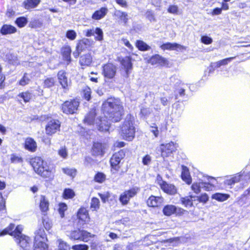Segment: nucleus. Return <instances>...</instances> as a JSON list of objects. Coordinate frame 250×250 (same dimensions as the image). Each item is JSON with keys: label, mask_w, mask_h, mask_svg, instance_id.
I'll list each match as a JSON object with an SVG mask.
<instances>
[{"label": "nucleus", "mask_w": 250, "mask_h": 250, "mask_svg": "<svg viewBox=\"0 0 250 250\" xmlns=\"http://www.w3.org/2000/svg\"><path fill=\"white\" fill-rule=\"evenodd\" d=\"M101 111L103 117H100L97 123L98 130L108 131L111 123H118L124 115V108L120 100L114 97H110L102 103Z\"/></svg>", "instance_id": "obj_1"}, {"label": "nucleus", "mask_w": 250, "mask_h": 250, "mask_svg": "<svg viewBox=\"0 0 250 250\" xmlns=\"http://www.w3.org/2000/svg\"><path fill=\"white\" fill-rule=\"evenodd\" d=\"M28 163L34 171L45 181L51 182L54 180L55 167L48 164L42 157H31L28 160Z\"/></svg>", "instance_id": "obj_2"}, {"label": "nucleus", "mask_w": 250, "mask_h": 250, "mask_svg": "<svg viewBox=\"0 0 250 250\" xmlns=\"http://www.w3.org/2000/svg\"><path fill=\"white\" fill-rule=\"evenodd\" d=\"M135 120V117L130 113L126 115L119 129V134L122 139L127 141L134 139L136 133Z\"/></svg>", "instance_id": "obj_3"}, {"label": "nucleus", "mask_w": 250, "mask_h": 250, "mask_svg": "<svg viewBox=\"0 0 250 250\" xmlns=\"http://www.w3.org/2000/svg\"><path fill=\"white\" fill-rule=\"evenodd\" d=\"M68 236L69 239L73 241L88 242L91 238H94L95 235L86 230L77 228L70 230Z\"/></svg>", "instance_id": "obj_4"}, {"label": "nucleus", "mask_w": 250, "mask_h": 250, "mask_svg": "<svg viewBox=\"0 0 250 250\" xmlns=\"http://www.w3.org/2000/svg\"><path fill=\"white\" fill-rule=\"evenodd\" d=\"M42 117L44 121H48L45 126V133L47 136H52L60 131L61 122L59 119L52 118L48 115H44Z\"/></svg>", "instance_id": "obj_5"}, {"label": "nucleus", "mask_w": 250, "mask_h": 250, "mask_svg": "<svg viewBox=\"0 0 250 250\" xmlns=\"http://www.w3.org/2000/svg\"><path fill=\"white\" fill-rule=\"evenodd\" d=\"M126 152V149H121L114 153L110 157L109 160L110 170L113 173H116L120 169L121 162L125 157Z\"/></svg>", "instance_id": "obj_6"}, {"label": "nucleus", "mask_w": 250, "mask_h": 250, "mask_svg": "<svg viewBox=\"0 0 250 250\" xmlns=\"http://www.w3.org/2000/svg\"><path fill=\"white\" fill-rule=\"evenodd\" d=\"M76 221V224L80 226L87 225L91 222L89 210L86 207L81 206L76 213V219L73 221V224Z\"/></svg>", "instance_id": "obj_7"}, {"label": "nucleus", "mask_w": 250, "mask_h": 250, "mask_svg": "<svg viewBox=\"0 0 250 250\" xmlns=\"http://www.w3.org/2000/svg\"><path fill=\"white\" fill-rule=\"evenodd\" d=\"M80 105V102L76 98L64 101L61 106V111L66 115H72L77 113Z\"/></svg>", "instance_id": "obj_8"}, {"label": "nucleus", "mask_w": 250, "mask_h": 250, "mask_svg": "<svg viewBox=\"0 0 250 250\" xmlns=\"http://www.w3.org/2000/svg\"><path fill=\"white\" fill-rule=\"evenodd\" d=\"M140 188L133 186L124 190L119 196V200L122 206L128 205L131 199L136 197L140 191Z\"/></svg>", "instance_id": "obj_9"}, {"label": "nucleus", "mask_w": 250, "mask_h": 250, "mask_svg": "<svg viewBox=\"0 0 250 250\" xmlns=\"http://www.w3.org/2000/svg\"><path fill=\"white\" fill-rule=\"evenodd\" d=\"M117 60L120 62L121 67L124 69L125 77H128L133 67L132 62L133 60L131 56L128 55L124 57H118Z\"/></svg>", "instance_id": "obj_10"}, {"label": "nucleus", "mask_w": 250, "mask_h": 250, "mask_svg": "<svg viewBox=\"0 0 250 250\" xmlns=\"http://www.w3.org/2000/svg\"><path fill=\"white\" fill-rule=\"evenodd\" d=\"M108 146L106 143L102 141H93L91 148V153L95 157H103Z\"/></svg>", "instance_id": "obj_11"}, {"label": "nucleus", "mask_w": 250, "mask_h": 250, "mask_svg": "<svg viewBox=\"0 0 250 250\" xmlns=\"http://www.w3.org/2000/svg\"><path fill=\"white\" fill-rule=\"evenodd\" d=\"M117 73V66L112 62H108L102 66V74L104 78L111 80L115 78Z\"/></svg>", "instance_id": "obj_12"}, {"label": "nucleus", "mask_w": 250, "mask_h": 250, "mask_svg": "<svg viewBox=\"0 0 250 250\" xmlns=\"http://www.w3.org/2000/svg\"><path fill=\"white\" fill-rule=\"evenodd\" d=\"M157 183L159 185L163 191L168 195H174L177 192V189L174 185L168 184L166 181L163 180L161 176L157 178Z\"/></svg>", "instance_id": "obj_13"}, {"label": "nucleus", "mask_w": 250, "mask_h": 250, "mask_svg": "<svg viewBox=\"0 0 250 250\" xmlns=\"http://www.w3.org/2000/svg\"><path fill=\"white\" fill-rule=\"evenodd\" d=\"M90 42L88 39L83 38L78 41L76 45L75 50L73 52V56L77 59L79 57L81 53L90 47Z\"/></svg>", "instance_id": "obj_14"}, {"label": "nucleus", "mask_w": 250, "mask_h": 250, "mask_svg": "<svg viewBox=\"0 0 250 250\" xmlns=\"http://www.w3.org/2000/svg\"><path fill=\"white\" fill-rule=\"evenodd\" d=\"M172 142L167 144H162L160 146L161 155L163 158L168 157L176 150V147Z\"/></svg>", "instance_id": "obj_15"}, {"label": "nucleus", "mask_w": 250, "mask_h": 250, "mask_svg": "<svg viewBox=\"0 0 250 250\" xmlns=\"http://www.w3.org/2000/svg\"><path fill=\"white\" fill-rule=\"evenodd\" d=\"M148 63L151 65H158L161 66L168 67L169 61L162 56L156 54L151 56L148 60Z\"/></svg>", "instance_id": "obj_16"}, {"label": "nucleus", "mask_w": 250, "mask_h": 250, "mask_svg": "<svg viewBox=\"0 0 250 250\" xmlns=\"http://www.w3.org/2000/svg\"><path fill=\"white\" fill-rule=\"evenodd\" d=\"M164 202V199L161 196L151 195L147 199L146 203L147 206L150 208H158L163 205Z\"/></svg>", "instance_id": "obj_17"}, {"label": "nucleus", "mask_w": 250, "mask_h": 250, "mask_svg": "<svg viewBox=\"0 0 250 250\" xmlns=\"http://www.w3.org/2000/svg\"><path fill=\"white\" fill-rule=\"evenodd\" d=\"M15 238L18 245L23 249L26 250L30 247L31 244V239L28 236L22 235L21 231L19 236L16 237Z\"/></svg>", "instance_id": "obj_18"}, {"label": "nucleus", "mask_w": 250, "mask_h": 250, "mask_svg": "<svg viewBox=\"0 0 250 250\" xmlns=\"http://www.w3.org/2000/svg\"><path fill=\"white\" fill-rule=\"evenodd\" d=\"M79 56V62L83 68L91 65L93 62V57L91 53H87Z\"/></svg>", "instance_id": "obj_19"}, {"label": "nucleus", "mask_w": 250, "mask_h": 250, "mask_svg": "<svg viewBox=\"0 0 250 250\" xmlns=\"http://www.w3.org/2000/svg\"><path fill=\"white\" fill-rule=\"evenodd\" d=\"M71 48L69 45H64L61 48V54L62 60L67 64H70L72 61L71 57Z\"/></svg>", "instance_id": "obj_20"}, {"label": "nucleus", "mask_w": 250, "mask_h": 250, "mask_svg": "<svg viewBox=\"0 0 250 250\" xmlns=\"http://www.w3.org/2000/svg\"><path fill=\"white\" fill-rule=\"evenodd\" d=\"M25 149L31 152H35L37 149V144L36 141L32 137H28L25 139L23 143Z\"/></svg>", "instance_id": "obj_21"}, {"label": "nucleus", "mask_w": 250, "mask_h": 250, "mask_svg": "<svg viewBox=\"0 0 250 250\" xmlns=\"http://www.w3.org/2000/svg\"><path fill=\"white\" fill-rule=\"evenodd\" d=\"M66 75L67 73L64 70H59L57 74L59 83L64 89L68 88V82Z\"/></svg>", "instance_id": "obj_22"}, {"label": "nucleus", "mask_w": 250, "mask_h": 250, "mask_svg": "<svg viewBox=\"0 0 250 250\" xmlns=\"http://www.w3.org/2000/svg\"><path fill=\"white\" fill-rule=\"evenodd\" d=\"M49 202L47 198L43 195H41L39 202V208L43 215H46L49 210Z\"/></svg>", "instance_id": "obj_23"}, {"label": "nucleus", "mask_w": 250, "mask_h": 250, "mask_svg": "<svg viewBox=\"0 0 250 250\" xmlns=\"http://www.w3.org/2000/svg\"><path fill=\"white\" fill-rule=\"evenodd\" d=\"M160 48L163 50H183L186 49V47L180 44H178L176 42L171 43L169 42H167L164 43H163L160 45Z\"/></svg>", "instance_id": "obj_24"}, {"label": "nucleus", "mask_w": 250, "mask_h": 250, "mask_svg": "<svg viewBox=\"0 0 250 250\" xmlns=\"http://www.w3.org/2000/svg\"><path fill=\"white\" fill-rule=\"evenodd\" d=\"M17 32V28L10 24H3L0 28V33L3 36L14 34Z\"/></svg>", "instance_id": "obj_25"}, {"label": "nucleus", "mask_w": 250, "mask_h": 250, "mask_svg": "<svg viewBox=\"0 0 250 250\" xmlns=\"http://www.w3.org/2000/svg\"><path fill=\"white\" fill-rule=\"evenodd\" d=\"M108 11V10L106 7H101L94 11L91 16V18L96 21L100 20L107 15Z\"/></svg>", "instance_id": "obj_26"}, {"label": "nucleus", "mask_w": 250, "mask_h": 250, "mask_svg": "<svg viewBox=\"0 0 250 250\" xmlns=\"http://www.w3.org/2000/svg\"><path fill=\"white\" fill-rule=\"evenodd\" d=\"M18 97L20 98L19 100L20 102L22 101L24 103H27L30 102L33 98V94L29 90L21 92L18 95Z\"/></svg>", "instance_id": "obj_27"}, {"label": "nucleus", "mask_w": 250, "mask_h": 250, "mask_svg": "<svg viewBox=\"0 0 250 250\" xmlns=\"http://www.w3.org/2000/svg\"><path fill=\"white\" fill-rule=\"evenodd\" d=\"M196 196L188 195L180 198L181 203L186 207H192L193 206V201H195Z\"/></svg>", "instance_id": "obj_28"}, {"label": "nucleus", "mask_w": 250, "mask_h": 250, "mask_svg": "<svg viewBox=\"0 0 250 250\" xmlns=\"http://www.w3.org/2000/svg\"><path fill=\"white\" fill-rule=\"evenodd\" d=\"M6 228L8 231V235L13 236L14 238L19 236L21 231L19 226L15 228V225L13 223L10 224Z\"/></svg>", "instance_id": "obj_29"}, {"label": "nucleus", "mask_w": 250, "mask_h": 250, "mask_svg": "<svg viewBox=\"0 0 250 250\" xmlns=\"http://www.w3.org/2000/svg\"><path fill=\"white\" fill-rule=\"evenodd\" d=\"M114 16L117 18L119 21L123 22L125 24H126L128 18V14L126 12L121 10H116L114 13Z\"/></svg>", "instance_id": "obj_30"}, {"label": "nucleus", "mask_w": 250, "mask_h": 250, "mask_svg": "<svg viewBox=\"0 0 250 250\" xmlns=\"http://www.w3.org/2000/svg\"><path fill=\"white\" fill-rule=\"evenodd\" d=\"M181 178L188 185L192 183V178L190 175L188 169L186 167H184L181 172Z\"/></svg>", "instance_id": "obj_31"}, {"label": "nucleus", "mask_w": 250, "mask_h": 250, "mask_svg": "<svg viewBox=\"0 0 250 250\" xmlns=\"http://www.w3.org/2000/svg\"><path fill=\"white\" fill-rule=\"evenodd\" d=\"M177 207L173 205H167L163 208V214L167 216H170L175 213Z\"/></svg>", "instance_id": "obj_32"}, {"label": "nucleus", "mask_w": 250, "mask_h": 250, "mask_svg": "<svg viewBox=\"0 0 250 250\" xmlns=\"http://www.w3.org/2000/svg\"><path fill=\"white\" fill-rule=\"evenodd\" d=\"M96 114L94 111H90L85 116L83 122L87 125H92L94 124Z\"/></svg>", "instance_id": "obj_33"}, {"label": "nucleus", "mask_w": 250, "mask_h": 250, "mask_svg": "<svg viewBox=\"0 0 250 250\" xmlns=\"http://www.w3.org/2000/svg\"><path fill=\"white\" fill-rule=\"evenodd\" d=\"M40 2V0H26L23 2V6L25 9L30 10L36 7Z\"/></svg>", "instance_id": "obj_34"}, {"label": "nucleus", "mask_w": 250, "mask_h": 250, "mask_svg": "<svg viewBox=\"0 0 250 250\" xmlns=\"http://www.w3.org/2000/svg\"><path fill=\"white\" fill-rule=\"evenodd\" d=\"M34 241H43L46 239V235L43 228H39L35 232Z\"/></svg>", "instance_id": "obj_35"}, {"label": "nucleus", "mask_w": 250, "mask_h": 250, "mask_svg": "<svg viewBox=\"0 0 250 250\" xmlns=\"http://www.w3.org/2000/svg\"><path fill=\"white\" fill-rule=\"evenodd\" d=\"M136 48L140 51H146L150 49L151 47L142 40H137L135 43Z\"/></svg>", "instance_id": "obj_36"}, {"label": "nucleus", "mask_w": 250, "mask_h": 250, "mask_svg": "<svg viewBox=\"0 0 250 250\" xmlns=\"http://www.w3.org/2000/svg\"><path fill=\"white\" fill-rule=\"evenodd\" d=\"M56 84V81L53 77L46 78L43 81L42 86L44 88H51Z\"/></svg>", "instance_id": "obj_37"}, {"label": "nucleus", "mask_w": 250, "mask_h": 250, "mask_svg": "<svg viewBox=\"0 0 250 250\" xmlns=\"http://www.w3.org/2000/svg\"><path fill=\"white\" fill-rule=\"evenodd\" d=\"M230 197V195L227 193H215L212 196V198L219 202H224Z\"/></svg>", "instance_id": "obj_38"}, {"label": "nucleus", "mask_w": 250, "mask_h": 250, "mask_svg": "<svg viewBox=\"0 0 250 250\" xmlns=\"http://www.w3.org/2000/svg\"><path fill=\"white\" fill-rule=\"evenodd\" d=\"M48 245L43 241H34L33 250H47Z\"/></svg>", "instance_id": "obj_39"}, {"label": "nucleus", "mask_w": 250, "mask_h": 250, "mask_svg": "<svg viewBox=\"0 0 250 250\" xmlns=\"http://www.w3.org/2000/svg\"><path fill=\"white\" fill-rule=\"evenodd\" d=\"M75 196V192L69 188H64L62 194V197L64 199H72Z\"/></svg>", "instance_id": "obj_40"}, {"label": "nucleus", "mask_w": 250, "mask_h": 250, "mask_svg": "<svg viewBox=\"0 0 250 250\" xmlns=\"http://www.w3.org/2000/svg\"><path fill=\"white\" fill-rule=\"evenodd\" d=\"M236 57H231L222 59L213 63L214 68H218L222 65H226L231 60L235 59Z\"/></svg>", "instance_id": "obj_41"}, {"label": "nucleus", "mask_w": 250, "mask_h": 250, "mask_svg": "<svg viewBox=\"0 0 250 250\" xmlns=\"http://www.w3.org/2000/svg\"><path fill=\"white\" fill-rule=\"evenodd\" d=\"M42 224L46 230H50L52 227V220L46 215L42 217Z\"/></svg>", "instance_id": "obj_42"}, {"label": "nucleus", "mask_w": 250, "mask_h": 250, "mask_svg": "<svg viewBox=\"0 0 250 250\" xmlns=\"http://www.w3.org/2000/svg\"><path fill=\"white\" fill-rule=\"evenodd\" d=\"M27 19L24 16L18 17L15 21V24L19 28L24 27L27 24Z\"/></svg>", "instance_id": "obj_43"}, {"label": "nucleus", "mask_w": 250, "mask_h": 250, "mask_svg": "<svg viewBox=\"0 0 250 250\" xmlns=\"http://www.w3.org/2000/svg\"><path fill=\"white\" fill-rule=\"evenodd\" d=\"M106 180V175L103 172H97L94 176V181L98 183H103Z\"/></svg>", "instance_id": "obj_44"}, {"label": "nucleus", "mask_w": 250, "mask_h": 250, "mask_svg": "<svg viewBox=\"0 0 250 250\" xmlns=\"http://www.w3.org/2000/svg\"><path fill=\"white\" fill-rule=\"evenodd\" d=\"M100 207V203L98 198L92 197L90 203V208L93 211H97Z\"/></svg>", "instance_id": "obj_45"}, {"label": "nucleus", "mask_w": 250, "mask_h": 250, "mask_svg": "<svg viewBox=\"0 0 250 250\" xmlns=\"http://www.w3.org/2000/svg\"><path fill=\"white\" fill-rule=\"evenodd\" d=\"M6 76L3 72V68L0 64V90L4 89L6 86Z\"/></svg>", "instance_id": "obj_46"}, {"label": "nucleus", "mask_w": 250, "mask_h": 250, "mask_svg": "<svg viewBox=\"0 0 250 250\" xmlns=\"http://www.w3.org/2000/svg\"><path fill=\"white\" fill-rule=\"evenodd\" d=\"M82 97L83 99L87 101H89L91 98V90L89 87L86 86L82 90Z\"/></svg>", "instance_id": "obj_47"}, {"label": "nucleus", "mask_w": 250, "mask_h": 250, "mask_svg": "<svg viewBox=\"0 0 250 250\" xmlns=\"http://www.w3.org/2000/svg\"><path fill=\"white\" fill-rule=\"evenodd\" d=\"M30 79L29 75L27 73H24L21 78L19 81L18 83L19 85L24 86L29 83Z\"/></svg>", "instance_id": "obj_48"}, {"label": "nucleus", "mask_w": 250, "mask_h": 250, "mask_svg": "<svg viewBox=\"0 0 250 250\" xmlns=\"http://www.w3.org/2000/svg\"><path fill=\"white\" fill-rule=\"evenodd\" d=\"M42 21L39 19H32L29 22V27L31 28H37L42 26Z\"/></svg>", "instance_id": "obj_49"}, {"label": "nucleus", "mask_w": 250, "mask_h": 250, "mask_svg": "<svg viewBox=\"0 0 250 250\" xmlns=\"http://www.w3.org/2000/svg\"><path fill=\"white\" fill-rule=\"evenodd\" d=\"M67 206L65 203H60L58 205V212L61 218H63L65 216V211L67 210Z\"/></svg>", "instance_id": "obj_50"}, {"label": "nucleus", "mask_w": 250, "mask_h": 250, "mask_svg": "<svg viewBox=\"0 0 250 250\" xmlns=\"http://www.w3.org/2000/svg\"><path fill=\"white\" fill-rule=\"evenodd\" d=\"M240 178L237 176H233L229 179H227L224 181V184L229 186L234 185L240 181Z\"/></svg>", "instance_id": "obj_51"}, {"label": "nucleus", "mask_w": 250, "mask_h": 250, "mask_svg": "<svg viewBox=\"0 0 250 250\" xmlns=\"http://www.w3.org/2000/svg\"><path fill=\"white\" fill-rule=\"evenodd\" d=\"M62 170L64 173L72 178L74 177L77 173V170L75 168L64 167L62 168Z\"/></svg>", "instance_id": "obj_52"}, {"label": "nucleus", "mask_w": 250, "mask_h": 250, "mask_svg": "<svg viewBox=\"0 0 250 250\" xmlns=\"http://www.w3.org/2000/svg\"><path fill=\"white\" fill-rule=\"evenodd\" d=\"M59 245L56 250H70V246L66 242L61 239L58 240Z\"/></svg>", "instance_id": "obj_53"}, {"label": "nucleus", "mask_w": 250, "mask_h": 250, "mask_svg": "<svg viewBox=\"0 0 250 250\" xmlns=\"http://www.w3.org/2000/svg\"><path fill=\"white\" fill-rule=\"evenodd\" d=\"M65 37L69 40L73 41L77 37V33L74 30L69 29L66 32Z\"/></svg>", "instance_id": "obj_54"}, {"label": "nucleus", "mask_w": 250, "mask_h": 250, "mask_svg": "<svg viewBox=\"0 0 250 250\" xmlns=\"http://www.w3.org/2000/svg\"><path fill=\"white\" fill-rule=\"evenodd\" d=\"M71 249L73 250H88L89 247L85 244H80L73 245Z\"/></svg>", "instance_id": "obj_55"}, {"label": "nucleus", "mask_w": 250, "mask_h": 250, "mask_svg": "<svg viewBox=\"0 0 250 250\" xmlns=\"http://www.w3.org/2000/svg\"><path fill=\"white\" fill-rule=\"evenodd\" d=\"M10 161L12 163H22L23 162V158L15 154H12L11 155Z\"/></svg>", "instance_id": "obj_56"}, {"label": "nucleus", "mask_w": 250, "mask_h": 250, "mask_svg": "<svg viewBox=\"0 0 250 250\" xmlns=\"http://www.w3.org/2000/svg\"><path fill=\"white\" fill-rule=\"evenodd\" d=\"M197 200L200 203H206L208 200V196L206 193L201 194L200 196H196Z\"/></svg>", "instance_id": "obj_57"}, {"label": "nucleus", "mask_w": 250, "mask_h": 250, "mask_svg": "<svg viewBox=\"0 0 250 250\" xmlns=\"http://www.w3.org/2000/svg\"><path fill=\"white\" fill-rule=\"evenodd\" d=\"M146 18L148 19L150 21H156V18L155 17L153 12L151 10H147L146 12Z\"/></svg>", "instance_id": "obj_58"}, {"label": "nucleus", "mask_w": 250, "mask_h": 250, "mask_svg": "<svg viewBox=\"0 0 250 250\" xmlns=\"http://www.w3.org/2000/svg\"><path fill=\"white\" fill-rule=\"evenodd\" d=\"M99 196L101 199L103 203H105L107 202L109 200V198L110 197V193L109 192L107 191L105 193H98Z\"/></svg>", "instance_id": "obj_59"}, {"label": "nucleus", "mask_w": 250, "mask_h": 250, "mask_svg": "<svg viewBox=\"0 0 250 250\" xmlns=\"http://www.w3.org/2000/svg\"><path fill=\"white\" fill-rule=\"evenodd\" d=\"M191 189L194 193L198 194L201 191V186L199 183H193L191 186Z\"/></svg>", "instance_id": "obj_60"}, {"label": "nucleus", "mask_w": 250, "mask_h": 250, "mask_svg": "<svg viewBox=\"0 0 250 250\" xmlns=\"http://www.w3.org/2000/svg\"><path fill=\"white\" fill-rule=\"evenodd\" d=\"M201 42L205 44L208 45L211 44L212 42L213 41L212 38H211L210 37H208V36L206 35H204L201 37Z\"/></svg>", "instance_id": "obj_61"}, {"label": "nucleus", "mask_w": 250, "mask_h": 250, "mask_svg": "<svg viewBox=\"0 0 250 250\" xmlns=\"http://www.w3.org/2000/svg\"><path fill=\"white\" fill-rule=\"evenodd\" d=\"M95 33L97 36L95 37V39L98 41H102L103 39V32L102 30L99 27H96L95 29Z\"/></svg>", "instance_id": "obj_62"}, {"label": "nucleus", "mask_w": 250, "mask_h": 250, "mask_svg": "<svg viewBox=\"0 0 250 250\" xmlns=\"http://www.w3.org/2000/svg\"><path fill=\"white\" fill-rule=\"evenodd\" d=\"M122 41L124 45L126 46L130 51H132L134 50L133 46L130 43L129 41L126 38H122Z\"/></svg>", "instance_id": "obj_63"}, {"label": "nucleus", "mask_w": 250, "mask_h": 250, "mask_svg": "<svg viewBox=\"0 0 250 250\" xmlns=\"http://www.w3.org/2000/svg\"><path fill=\"white\" fill-rule=\"evenodd\" d=\"M151 157L148 154H146L142 158V163L144 165L147 166L150 164Z\"/></svg>", "instance_id": "obj_64"}]
</instances>
